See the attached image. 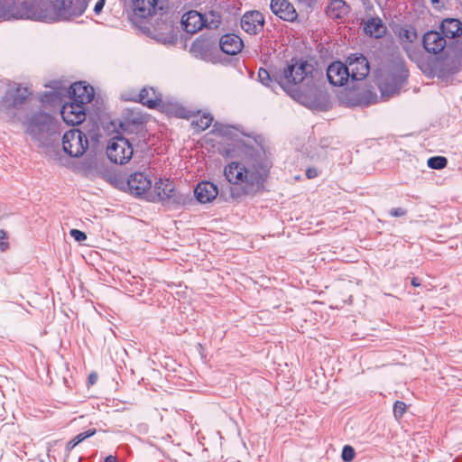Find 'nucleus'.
<instances>
[{"mask_svg":"<svg viewBox=\"0 0 462 462\" xmlns=\"http://www.w3.org/2000/svg\"><path fill=\"white\" fill-rule=\"evenodd\" d=\"M271 167L272 162L265 154H257L242 162L228 163L224 169V175L240 193L254 195L263 189Z\"/></svg>","mask_w":462,"mask_h":462,"instance_id":"1","label":"nucleus"},{"mask_svg":"<svg viewBox=\"0 0 462 462\" xmlns=\"http://www.w3.org/2000/svg\"><path fill=\"white\" fill-rule=\"evenodd\" d=\"M88 4V0H38L23 3L14 16L42 22L69 20L81 15Z\"/></svg>","mask_w":462,"mask_h":462,"instance_id":"2","label":"nucleus"},{"mask_svg":"<svg viewBox=\"0 0 462 462\" xmlns=\"http://www.w3.org/2000/svg\"><path fill=\"white\" fill-rule=\"evenodd\" d=\"M320 82L319 73L307 61L288 64L279 77V85L292 97H315Z\"/></svg>","mask_w":462,"mask_h":462,"instance_id":"3","label":"nucleus"},{"mask_svg":"<svg viewBox=\"0 0 462 462\" xmlns=\"http://www.w3.org/2000/svg\"><path fill=\"white\" fill-rule=\"evenodd\" d=\"M106 153L111 162L116 164H125L132 158L134 150L126 138L116 135L109 141Z\"/></svg>","mask_w":462,"mask_h":462,"instance_id":"4","label":"nucleus"},{"mask_svg":"<svg viewBox=\"0 0 462 462\" xmlns=\"http://www.w3.org/2000/svg\"><path fill=\"white\" fill-rule=\"evenodd\" d=\"M63 151L71 157L82 156L88 147L86 134L79 129L66 132L62 137Z\"/></svg>","mask_w":462,"mask_h":462,"instance_id":"5","label":"nucleus"},{"mask_svg":"<svg viewBox=\"0 0 462 462\" xmlns=\"http://www.w3.org/2000/svg\"><path fill=\"white\" fill-rule=\"evenodd\" d=\"M175 196V186L168 179H160L147 193V199L151 201L170 202Z\"/></svg>","mask_w":462,"mask_h":462,"instance_id":"6","label":"nucleus"},{"mask_svg":"<svg viewBox=\"0 0 462 462\" xmlns=\"http://www.w3.org/2000/svg\"><path fill=\"white\" fill-rule=\"evenodd\" d=\"M6 92L3 97V103L8 107H18L30 96L29 89L15 82H7Z\"/></svg>","mask_w":462,"mask_h":462,"instance_id":"7","label":"nucleus"},{"mask_svg":"<svg viewBox=\"0 0 462 462\" xmlns=\"http://www.w3.org/2000/svg\"><path fill=\"white\" fill-rule=\"evenodd\" d=\"M127 186L131 194L138 197L145 195L147 198L152 188V179L148 173L137 171L128 177Z\"/></svg>","mask_w":462,"mask_h":462,"instance_id":"8","label":"nucleus"},{"mask_svg":"<svg viewBox=\"0 0 462 462\" xmlns=\"http://www.w3.org/2000/svg\"><path fill=\"white\" fill-rule=\"evenodd\" d=\"M347 69L349 77L353 80H362L366 78L370 71V66L366 58L362 54H352L347 58Z\"/></svg>","mask_w":462,"mask_h":462,"instance_id":"9","label":"nucleus"},{"mask_svg":"<svg viewBox=\"0 0 462 462\" xmlns=\"http://www.w3.org/2000/svg\"><path fill=\"white\" fill-rule=\"evenodd\" d=\"M60 114L68 125H79L85 120V106L75 101L66 103L62 106Z\"/></svg>","mask_w":462,"mask_h":462,"instance_id":"10","label":"nucleus"},{"mask_svg":"<svg viewBox=\"0 0 462 462\" xmlns=\"http://www.w3.org/2000/svg\"><path fill=\"white\" fill-rule=\"evenodd\" d=\"M349 73L346 64L341 61L331 63L327 69L328 79L334 86L344 85L350 78Z\"/></svg>","mask_w":462,"mask_h":462,"instance_id":"11","label":"nucleus"},{"mask_svg":"<svg viewBox=\"0 0 462 462\" xmlns=\"http://www.w3.org/2000/svg\"><path fill=\"white\" fill-rule=\"evenodd\" d=\"M264 18L259 11L245 13L241 19V27L250 34L258 33L263 27Z\"/></svg>","mask_w":462,"mask_h":462,"instance_id":"12","label":"nucleus"},{"mask_svg":"<svg viewBox=\"0 0 462 462\" xmlns=\"http://www.w3.org/2000/svg\"><path fill=\"white\" fill-rule=\"evenodd\" d=\"M270 7L272 12L282 20L293 22L297 19L298 14L288 0H272Z\"/></svg>","mask_w":462,"mask_h":462,"instance_id":"13","label":"nucleus"},{"mask_svg":"<svg viewBox=\"0 0 462 462\" xmlns=\"http://www.w3.org/2000/svg\"><path fill=\"white\" fill-rule=\"evenodd\" d=\"M422 42L425 50L433 54L441 52L447 45L446 38L441 32L437 31L426 32Z\"/></svg>","mask_w":462,"mask_h":462,"instance_id":"14","label":"nucleus"},{"mask_svg":"<svg viewBox=\"0 0 462 462\" xmlns=\"http://www.w3.org/2000/svg\"><path fill=\"white\" fill-rule=\"evenodd\" d=\"M404 77L405 76L402 75H393L381 80L379 83V88L381 90L382 98L387 100L390 97L397 95Z\"/></svg>","mask_w":462,"mask_h":462,"instance_id":"15","label":"nucleus"},{"mask_svg":"<svg viewBox=\"0 0 462 462\" xmlns=\"http://www.w3.org/2000/svg\"><path fill=\"white\" fill-rule=\"evenodd\" d=\"M51 125V117L47 115L34 116L27 125V133L33 138L41 140L43 133L50 130Z\"/></svg>","mask_w":462,"mask_h":462,"instance_id":"16","label":"nucleus"},{"mask_svg":"<svg viewBox=\"0 0 462 462\" xmlns=\"http://www.w3.org/2000/svg\"><path fill=\"white\" fill-rule=\"evenodd\" d=\"M181 25L187 32L193 34L201 30L205 23L200 13L189 11L182 15Z\"/></svg>","mask_w":462,"mask_h":462,"instance_id":"17","label":"nucleus"},{"mask_svg":"<svg viewBox=\"0 0 462 462\" xmlns=\"http://www.w3.org/2000/svg\"><path fill=\"white\" fill-rule=\"evenodd\" d=\"M194 193L200 203H208L217 198L218 189L210 181H202L197 185Z\"/></svg>","mask_w":462,"mask_h":462,"instance_id":"18","label":"nucleus"},{"mask_svg":"<svg viewBox=\"0 0 462 462\" xmlns=\"http://www.w3.org/2000/svg\"><path fill=\"white\" fill-rule=\"evenodd\" d=\"M243 45L241 38L233 33L226 34L219 40V46L222 51L228 55H236L240 52Z\"/></svg>","mask_w":462,"mask_h":462,"instance_id":"19","label":"nucleus"},{"mask_svg":"<svg viewBox=\"0 0 462 462\" xmlns=\"http://www.w3.org/2000/svg\"><path fill=\"white\" fill-rule=\"evenodd\" d=\"M73 101L82 106L89 103L94 97V89L90 86L84 85L82 82H77L70 86Z\"/></svg>","mask_w":462,"mask_h":462,"instance_id":"20","label":"nucleus"},{"mask_svg":"<svg viewBox=\"0 0 462 462\" xmlns=\"http://www.w3.org/2000/svg\"><path fill=\"white\" fill-rule=\"evenodd\" d=\"M439 28L446 39H455L462 34V23L455 18L444 19Z\"/></svg>","mask_w":462,"mask_h":462,"instance_id":"21","label":"nucleus"},{"mask_svg":"<svg viewBox=\"0 0 462 462\" xmlns=\"http://www.w3.org/2000/svg\"><path fill=\"white\" fill-rule=\"evenodd\" d=\"M211 49L212 42L208 39L200 38L192 42L190 52L196 58L205 60L210 55Z\"/></svg>","mask_w":462,"mask_h":462,"instance_id":"22","label":"nucleus"},{"mask_svg":"<svg viewBox=\"0 0 462 462\" xmlns=\"http://www.w3.org/2000/svg\"><path fill=\"white\" fill-rule=\"evenodd\" d=\"M138 100L148 107H155L162 102V97L153 88H143L138 95Z\"/></svg>","mask_w":462,"mask_h":462,"instance_id":"23","label":"nucleus"},{"mask_svg":"<svg viewBox=\"0 0 462 462\" xmlns=\"http://www.w3.org/2000/svg\"><path fill=\"white\" fill-rule=\"evenodd\" d=\"M134 13L140 17H147L153 14L156 0H130Z\"/></svg>","mask_w":462,"mask_h":462,"instance_id":"24","label":"nucleus"},{"mask_svg":"<svg viewBox=\"0 0 462 462\" xmlns=\"http://www.w3.org/2000/svg\"><path fill=\"white\" fill-rule=\"evenodd\" d=\"M385 27L382 21L377 18H373L365 23V32L371 37L380 38L385 33Z\"/></svg>","mask_w":462,"mask_h":462,"instance_id":"25","label":"nucleus"},{"mask_svg":"<svg viewBox=\"0 0 462 462\" xmlns=\"http://www.w3.org/2000/svg\"><path fill=\"white\" fill-rule=\"evenodd\" d=\"M347 12V6L343 0H333L327 8L328 15L332 19H338Z\"/></svg>","mask_w":462,"mask_h":462,"instance_id":"26","label":"nucleus"},{"mask_svg":"<svg viewBox=\"0 0 462 462\" xmlns=\"http://www.w3.org/2000/svg\"><path fill=\"white\" fill-rule=\"evenodd\" d=\"M204 27L209 29H216L221 23V17L217 12L210 11L202 14Z\"/></svg>","mask_w":462,"mask_h":462,"instance_id":"27","label":"nucleus"},{"mask_svg":"<svg viewBox=\"0 0 462 462\" xmlns=\"http://www.w3.org/2000/svg\"><path fill=\"white\" fill-rule=\"evenodd\" d=\"M97 430L96 429H90V430H88L87 431L85 432H82V433H79L78 434L74 439H72L70 441L68 442L67 444V449L69 451H70L71 449H73L78 444H79L80 442H82L84 439L89 438V437H92L96 434Z\"/></svg>","mask_w":462,"mask_h":462,"instance_id":"28","label":"nucleus"},{"mask_svg":"<svg viewBox=\"0 0 462 462\" xmlns=\"http://www.w3.org/2000/svg\"><path fill=\"white\" fill-rule=\"evenodd\" d=\"M212 121L213 117L210 114H204L194 119L192 125L199 131H203L210 126Z\"/></svg>","mask_w":462,"mask_h":462,"instance_id":"29","label":"nucleus"},{"mask_svg":"<svg viewBox=\"0 0 462 462\" xmlns=\"http://www.w3.org/2000/svg\"><path fill=\"white\" fill-rule=\"evenodd\" d=\"M326 378L327 377H311V379H314V381H310V387L319 393H324L328 387V382Z\"/></svg>","mask_w":462,"mask_h":462,"instance_id":"30","label":"nucleus"},{"mask_svg":"<svg viewBox=\"0 0 462 462\" xmlns=\"http://www.w3.org/2000/svg\"><path fill=\"white\" fill-rule=\"evenodd\" d=\"M448 161L445 157L435 156L428 160V166L431 169L440 170L446 167Z\"/></svg>","mask_w":462,"mask_h":462,"instance_id":"31","label":"nucleus"},{"mask_svg":"<svg viewBox=\"0 0 462 462\" xmlns=\"http://www.w3.org/2000/svg\"><path fill=\"white\" fill-rule=\"evenodd\" d=\"M407 408L408 406L404 402L396 401L393 404V409L394 418L397 420H400L402 418L403 414L406 412Z\"/></svg>","mask_w":462,"mask_h":462,"instance_id":"32","label":"nucleus"},{"mask_svg":"<svg viewBox=\"0 0 462 462\" xmlns=\"http://www.w3.org/2000/svg\"><path fill=\"white\" fill-rule=\"evenodd\" d=\"M400 38L402 41H406L408 42H412L413 41H415L417 39V33H416L415 30H413L412 28L402 29L400 32Z\"/></svg>","mask_w":462,"mask_h":462,"instance_id":"33","label":"nucleus"},{"mask_svg":"<svg viewBox=\"0 0 462 462\" xmlns=\"http://www.w3.org/2000/svg\"><path fill=\"white\" fill-rule=\"evenodd\" d=\"M355 456L356 452L353 447L346 445L343 448L341 457L345 462H351L355 458Z\"/></svg>","mask_w":462,"mask_h":462,"instance_id":"34","label":"nucleus"},{"mask_svg":"<svg viewBox=\"0 0 462 462\" xmlns=\"http://www.w3.org/2000/svg\"><path fill=\"white\" fill-rule=\"evenodd\" d=\"M258 78L262 84L272 87L270 83H272L273 80L271 79L270 74L266 69H260L258 71Z\"/></svg>","mask_w":462,"mask_h":462,"instance_id":"35","label":"nucleus"},{"mask_svg":"<svg viewBox=\"0 0 462 462\" xmlns=\"http://www.w3.org/2000/svg\"><path fill=\"white\" fill-rule=\"evenodd\" d=\"M167 28H168L167 34L165 36L158 38V40L161 41L162 42H163L164 44L172 43L176 40V36L173 33V30H172L171 26H167Z\"/></svg>","mask_w":462,"mask_h":462,"instance_id":"36","label":"nucleus"},{"mask_svg":"<svg viewBox=\"0 0 462 462\" xmlns=\"http://www.w3.org/2000/svg\"><path fill=\"white\" fill-rule=\"evenodd\" d=\"M69 234L78 242H82L87 239L86 234L78 229H71Z\"/></svg>","mask_w":462,"mask_h":462,"instance_id":"37","label":"nucleus"},{"mask_svg":"<svg viewBox=\"0 0 462 462\" xmlns=\"http://www.w3.org/2000/svg\"><path fill=\"white\" fill-rule=\"evenodd\" d=\"M7 234L5 230H0V250L5 251L8 248V243L5 241L6 239Z\"/></svg>","mask_w":462,"mask_h":462,"instance_id":"38","label":"nucleus"},{"mask_svg":"<svg viewBox=\"0 0 462 462\" xmlns=\"http://www.w3.org/2000/svg\"><path fill=\"white\" fill-rule=\"evenodd\" d=\"M406 214V210L402 208H395L390 210V215L394 217H402Z\"/></svg>","mask_w":462,"mask_h":462,"instance_id":"39","label":"nucleus"},{"mask_svg":"<svg viewBox=\"0 0 462 462\" xmlns=\"http://www.w3.org/2000/svg\"><path fill=\"white\" fill-rule=\"evenodd\" d=\"M106 4V0H98L94 7V12L96 14H98L101 13L104 5Z\"/></svg>","mask_w":462,"mask_h":462,"instance_id":"40","label":"nucleus"},{"mask_svg":"<svg viewBox=\"0 0 462 462\" xmlns=\"http://www.w3.org/2000/svg\"><path fill=\"white\" fill-rule=\"evenodd\" d=\"M308 179H313L318 176V171L315 168H309L306 171Z\"/></svg>","mask_w":462,"mask_h":462,"instance_id":"41","label":"nucleus"},{"mask_svg":"<svg viewBox=\"0 0 462 462\" xmlns=\"http://www.w3.org/2000/svg\"><path fill=\"white\" fill-rule=\"evenodd\" d=\"M105 462H117V459H116V457H115L113 455H109V456L106 457Z\"/></svg>","mask_w":462,"mask_h":462,"instance_id":"42","label":"nucleus"},{"mask_svg":"<svg viewBox=\"0 0 462 462\" xmlns=\"http://www.w3.org/2000/svg\"><path fill=\"white\" fill-rule=\"evenodd\" d=\"M411 284H412V286H414V287H418V286H420V283L419 282V281H418V279H417V278H413V279L411 280Z\"/></svg>","mask_w":462,"mask_h":462,"instance_id":"43","label":"nucleus"},{"mask_svg":"<svg viewBox=\"0 0 462 462\" xmlns=\"http://www.w3.org/2000/svg\"><path fill=\"white\" fill-rule=\"evenodd\" d=\"M96 378H97V377L89 376V377H88V383H89V384H94V383H95V381H96V380H95Z\"/></svg>","mask_w":462,"mask_h":462,"instance_id":"44","label":"nucleus"},{"mask_svg":"<svg viewBox=\"0 0 462 462\" xmlns=\"http://www.w3.org/2000/svg\"><path fill=\"white\" fill-rule=\"evenodd\" d=\"M239 195H240L239 193L236 195V194L232 191V197H238Z\"/></svg>","mask_w":462,"mask_h":462,"instance_id":"45","label":"nucleus"},{"mask_svg":"<svg viewBox=\"0 0 462 462\" xmlns=\"http://www.w3.org/2000/svg\"><path fill=\"white\" fill-rule=\"evenodd\" d=\"M433 4H437L439 2V0H431Z\"/></svg>","mask_w":462,"mask_h":462,"instance_id":"46","label":"nucleus"}]
</instances>
